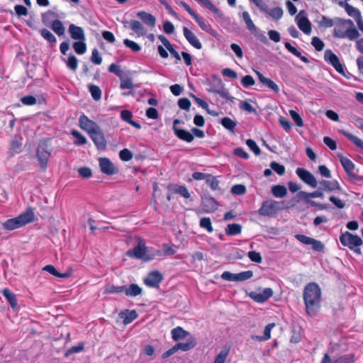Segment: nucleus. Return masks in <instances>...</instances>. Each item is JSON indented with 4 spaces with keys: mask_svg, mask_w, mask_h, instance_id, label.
I'll return each instance as SVG.
<instances>
[{
    "mask_svg": "<svg viewBox=\"0 0 363 363\" xmlns=\"http://www.w3.org/2000/svg\"><path fill=\"white\" fill-rule=\"evenodd\" d=\"M272 193L276 198H283L287 194V189L284 186L275 185L272 187Z\"/></svg>",
    "mask_w": 363,
    "mask_h": 363,
    "instance_id": "obj_40",
    "label": "nucleus"
},
{
    "mask_svg": "<svg viewBox=\"0 0 363 363\" xmlns=\"http://www.w3.org/2000/svg\"><path fill=\"white\" fill-rule=\"evenodd\" d=\"M231 192L235 195H242L246 192V187L242 184H235L232 186Z\"/></svg>",
    "mask_w": 363,
    "mask_h": 363,
    "instance_id": "obj_63",
    "label": "nucleus"
},
{
    "mask_svg": "<svg viewBox=\"0 0 363 363\" xmlns=\"http://www.w3.org/2000/svg\"><path fill=\"white\" fill-rule=\"evenodd\" d=\"M256 75L260 83L265 87H267L274 91L275 93H279L280 89L279 86L272 79L265 77L261 72L259 71H255Z\"/></svg>",
    "mask_w": 363,
    "mask_h": 363,
    "instance_id": "obj_18",
    "label": "nucleus"
},
{
    "mask_svg": "<svg viewBox=\"0 0 363 363\" xmlns=\"http://www.w3.org/2000/svg\"><path fill=\"white\" fill-rule=\"evenodd\" d=\"M295 20L298 28L305 34L309 35L311 33V23L308 19L305 11H300Z\"/></svg>",
    "mask_w": 363,
    "mask_h": 363,
    "instance_id": "obj_9",
    "label": "nucleus"
},
{
    "mask_svg": "<svg viewBox=\"0 0 363 363\" xmlns=\"http://www.w3.org/2000/svg\"><path fill=\"white\" fill-rule=\"evenodd\" d=\"M43 269L44 271H46V272L50 273L51 274H52L57 277H63V278L67 277V274H61V273L58 272L57 270L55 268V267L51 264L45 266Z\"/></svg>",
    "mask_w": 363,
    "mask_h": 363,
    "instance_id": "obj_51",
    "label": "nucleus"
},
{
    "mask_svg": "<svg viewBox=\"0 0 363 363\" xmlns=\"http://www.w3.org/2000/svg\"><path fill=\"white\" fill-rule=\"evenodd\" d=\"M253 272L251 270L242 272L236 274V281H243L252 278Z\"/></svg>",
    "mask_w": 363,
    "mask_h": 363,
    "instance_id": "obj_50",
    "label": "nucleus"
},
{
    "mask_svg": "<svg viewBox=\"0 0 363 363\" xmlns=\"http://www.w3.org/2000/svg\"><path fill=\"white\" fill-rule=\"evenodd\" d=\"M345 11L350 16L354 19L359 18L361 16L359 11L351 5L347 6Z\"/></svg>",
    "mask_w": 363,
    "mask_h": 363,
    "instance_id": "obj_53",
    "label": "nucleus"
},
{
    "mask_svg": "<svg viewBox=\"0 0 363 363\" xmlns=\"http://www.w3.org/2000/svg\"><path fill=\"white\" fill-rule=\"evenodd\" d=\"M196 345V338L193 336H191L186 342H179L175 345L177 351L181 350L182 351L186 352L192 348H194Z\"/></svg>",
    "mask_w": 363,
    "mask_h": 363,
    "instance_id": "obj_27",
    "label": "nucleus"
},
{
    "mask_svg": "<svg viewBox=\"0 0 363 363\" xmlns=\"http://www.w3.org/2000/svg\"><path fill=\"white\" fill-rule=\"evenodd\" d=\"M2 294H3L4 296L9 302L11 306L13 308H15L18 305L16 295L13 293H12L9 289H4L2 291Z\"/></svg>",
    "mask_w": 363,
    "mask_h": 363,
    "instance_id": "obj_39",
    "label": "nucleus"
},
{
    "mask_svg": "<svg viewBox=\"0 0 363 363\" xmlns=\"http://www.w3.org/2000/svg\"><path fill=\"white\" fill-rule=\"evenodd\" d=\"M340 161L348 177L354 179H357L358 177L354 172V163L350 159L345 157L343 156H340Z\"/></svg>",
    "mask_w": 363,
    "mask_h": 363,
    "instance_id": "obj_17",
    "label": "nucleus"
},
{
    "mask_svg": "<svg viewBox=\"0 0 363 363\" xmlns=\"http://www.w3.org/2000/svg\"><path fill=\"white\" fill-rule=\"evenodd\" d=\"M120 316L123 318L125 325L130 324L138 317V313L135 310L122 311L120 313Z\"/></svg>",
    "mask_w": 363,
    "mask_h": 363,
    "instance_id": "obj_30",
    "label": "nucleus"
},
{
    "mask_svg": "<svg viewBox=\"0 0 363 363\" xmlns=\"http://www.w3.org/2000/svg\"><path fill=\"white\" fill-rule=\"evenodd\" d=\"M40 34L43 38L50 43H55L57 42L55 35L48 29L43 28L40 30Z\"/></svg>",
    "mask_w": 363,
    "mask_h": 363,
    "instance_id": "obj_48",
    "label": "nucleus"
},
{
    "mask_svg": "<svg viewBox=\"0 0 363 363\" xmlns=\"http://www.w3.org/2000/svg\"><path fill=\"white\" fill-rule=\"evenodd\" d=\"M162 279V274L159 271L155 270L148 274L147 277L144 279V283L149 287L156 288L159 286Z\"/></svg>",
    "mask_w": 363,
    "mask_h": 363,
    "instance_id": "obj_13",
    "label": "nucleus"
},
{
    "mask_svg": "<svg viewBox=\"0 0 363 363\" xmlns=\"http://www.w3.org/2000/svg\"><path fill=\"white\" fill-rule=\"evenodd\" d=\"M340 133L345 136L348 140H350L354 145H355L357 147L363 150V140H362L358 137L353 135L352 134L345 131L341 130Z\"/></svg>",
    "mask_w": 363,
    "mask_h": 363,
    "instance_id": "obj_36",
    "label": "nucleus"
},
{
    "mask_svg": "<svg viewBox=\"0 0 363 363\" xmlns=\"http://www.w3.org/2000/svg\"><path fill=\"white\" fill-rule=\"evenodd\" d=\"M71 134L74 137V143L77 145H83L87 143L86 138L77 130H72Z\"/></svg>",
    "mask_w": 363,
    "mask_h": 363,
    "instance_id": "obj_43",
    "label": "nucleus"
},
{
    "mask_svg": "<svg viewBox=\"0 0 363 363\" xmlns=\"http://www.w3.org/2000/svg\"><path fill=\"white\" fill-rule=\"evenodd\" d=\"M172 338L174 341H179L189 335V333L184 330L182 327L178 326L171 330Z\"/></svg>",
    "mask_w": 363,
    "mask_h": 363,
    "instance_id": "obj_29",
    "label": "nucleus"
},
{
    "mask_svg": "<svg viewBox=\"0 0 363 363\" xmlns=\"http://www.w3.org/2000/svg\"><path fill=\"white\" fill-rule=\"evenodd\" d=\"M303 296L306 313L310 316L315 315L320 308L321 289L320 286L316 283H309L304 288Z\"/></svg>",
    "mask_w": 363,
    "mask_h": 363,
    "instance_id": "obj_1",
    "label": "nucleus"
},
{
    "mask_svg": "<svg viewBox=\"0 0 363 363\" xmlns=\"http://www.w3.org/2000/svg\"><path fill=\"white\" fill-rule=\"evenodd\" d=\"M183 33L186 40L191 44L194 48L200 50L202 48V44L197 38L196 35L186 27L183 28Z\"/></svg>",
    "mask_w": 363,
    "mask_h": 363,
    "instance_id": "obj_19",
    "label": "nucleus"
},
{
    "mask_svg": "<svg viewBox=\"0 0 363 363\" xmlns=\"http://www.w3.org/2000/svg\"><path fill=\"white\" fill-rule=\"evenodd\" d=\"M89 137L98 150H104L106 147L107 142L101 128H99L91 133Z\"/></svg>",
    "mask_w": 363,
    "mask_h": 363,
    "instance_id": "obj_11",
    "label": "nucleus"
},
{
    "mask_svg": "<svg viewBox=\"0 0 363 363\" xmlns=\"http://www.w3.org/2000/svg\"><path fill=\"white\" fill-rule=\"evenodd\" d=\"M311 45L317 51H321L324 48V43L318 37H313L311 39Z\"/></svg>",
    "mask_w": 363,
    "mask_h": 363,
    "instance_id": "obj_60",
    "label": "nucleus"
},
{
    "mask_svg": "<svg viewBox=\"0 0 363 363\" xmlns=\"http://www.w3.org/2000/svg\"><path fill=\"white\" fill-rule=\"evenodd\" d=\"M120 159L123 161L128 162L133 158V154L128 149H123L119 152Z\"/></svg>",
    "mask_w": 363,
    "mask_h": 363,
    "instance_id": "obj_59",
    "label": "nucleus"
},
{
    "mask_svg": "<svg viewBox=\"0 0 363 363\" xmlns=\"http://www.w3.org/2000/svg\"><path fill=\"white\" fill-rule=\"evenodd\" d=\"M296 173L300 179L302 180L305 184L312 188L317 187L318 182L316 178L309 171L306 170V169L298 167L296 169Z\"/></svg>",
    "mask_w": 363,
    "mask_h": 363,
    "instance_id": "obj_8",
    "label": "nucleus"
},
{
    "mask_svg": "<svg viewBox=\"0 0 363 363\" xmlns=\"http://www.w3.org/2000/svg\"><path fill=\"white\" fill-rule=\"evenodd\" d=\"M130 27L133 31L138 36H145L147 34V30L143 23L138 21L133 20L130 21Z\"/></svg>",
    "mask_w": 363,
    "mask_h": 363,
    "instance_id": "obj_26",
    "label": "nucleus"
},
{
    "mask_svg": "<svg viewBox=\"0 0 363 363\" xmlns=\"http://www.w3.org/2000/svg\"><path fill=\"white\" fill-rule=\"evenodd\" d=\"M323 189L330 192L341 191V186L337 180H322L319 182Z\"/></svg>",
    "mask_w": 363,
    "mask_h": 363,
    "instance_id": "obj_25",
    "label": "nucleus"
},
{
    "mask_svg": "<svg viewBox=\"0 0 363 363\" xmlns=\"http://www.w3.org/2000/svg\"><path fill=\"white\" fill-rule=\"evenodd\" d=\"M191 16L195 20L203 30L207 33H211L212 29L211 26L201 16L196 13L195 11L191 14Z\"/></svg>",
    "mask_w": 363,
    "mask_h": 363,
    "instance_id": "obj_32",
    "label": "nucleus"
},
{
    "mask_svg": "<svg viewBox=\"0 0 363 363\" xmlns=\"http://www.w3.org/2000/svg\"><path fill=\"white\" fill-rule=\"evenodd\" d=\"M73 48L78 55H83L86 51V45L84 40H78L73 43Z\"/></svg>",
    "mask_w": 363,
    "mask_h": 363,
    "instance_id": "obj_44",
    "label": "nucleus"
},
{
    "mask_svg": "<svg viewBox=\"0 0 363 363\" xmlns=\"http://www.w3.org/2000/svg\"><path fill=\"white\" fill-rule=\"evenodd\" d=\"M34 219V213L30 208L26 211L21 213L16 218H10L3 223V228L7 230H13L18 229L29 223Z\"/></svg>",
    "mask_w": 363,
    "mask_h": 363,
    "instance_id": "obj_3",
    "label": "nucleus"
},
{
    "mask_svg": "<svg viewBox=\"0 0 363 363\" xmlns=\"http://www.w3.org/2000/svg\"><path fill=\"white\" fill-rule=\"evenodd\" d=\"M298 195L302 200H308L309 198H323L324 196L323 193L320 190H317L311 193L301 191Z\"/></svg>",
    "mask_w": 363,
    "mask_h": 363,
    "instance_id": "obj_34",
    "label": "nucleus"
},
{
    "mask_svg": "<svg viewBox=\"0 0 363 363\" xmlns=\"http://www.w3.org/2000/svg\"><path fill=\"white\" fill-rule=\"evenodd\" d=\"M84 347V345L83 342H80L77 345L72 346L66 352L65 356L67 357L69 354L80 352L83 350Z\"/></svg>",
    "mask_w": 363,
    "mask_h": 363,
    "instance_id": "obj_62",
    "label": "nucleus"
},
{
    "mask_svg": "<svg viewBox=\"0 0 363 363\" xmlns=\"http://www.w3.org/2000/svg\"><path fill=\"white\" fill-rule=\"evenodd\" d=\"M272 169L276 172L279 175H283L285 173V167L276 162H272L269 164Z\"/></svg>",
    "mask_w": 363,
    "mask_h": 363,
    "instance_id": "obj_58",
    "label": "nucleus"
},
{
    "mask_svg": "<svg viewBox=\"0 0 363 363\" xmlns=\"http://www.w3.org/2000/svg\"><path fill=\"white\" fill-rule=\"evenodd\" d=\"M69 33L72 39L76 40H85V35L82 27L74 24H70L69 26Z\"/></svg>",
    "mask_w": 363,
    "mask_h": 363,
    "instance_id": "obj_21",
    "label": "nucleus"
},
{
    "mask_svg": "<svg viewBox=\"0 0 363 363\" xmlns=\"http://www.w3.org/2000/svg\"><path fill=\"white\" fill-rule=\"evenodd\" d=\"M262 12L267 13L272 19L278 21L282 18L284 11L281 7H275L269 9L267 5L264 0H250Z\"/></svg>",
    "mask_w": 363,
    "mask_h": 363,
    "instance_id": "obj_5",
    "label": "nucleus"
},
{
    "mask_svg": "<svg viewBox=\"0 0 363 363\" xmlns=\"http://www.w3.org/2000/svg\"><path fill=\"white\" fill-rule=\"evenodd\" d=\"M340 241L343 246L348 248H354L362 245V240L358 235H352L347 231L340 235Z\"/></svg>",
    "mask_w": 363,
    "mask_h": 363,
    "instance_id": "obj_7",
    "label": "nucleus"
},
{
    "mask_svg": "<svg viewBox=\"0 0 363 363\" xmlns=\"http://www.w3.org/2000/svg\"><path fill=\"white\" fill-rule=\"evenodd\" d=\"M136 16L143 21V23L150 28H154L155 26L156 18L151 13H147L144 11H140L137 13Z\"/></svg>",
    "mask_w": 363,
    "mask_h": 363,
    "instance_id": "obj_22",
    "label": "nucleus"
},
{
    "mask_svg": "<svg viewBox=\"0 0 363 363\" xmlns=\"http://www.w3.org/2000/svg\"><path fill=\"white\" fill-rule=\"evenodd\" d=\"M126 255L130 257L149 262L154 259L156 256H160L162 253L160 250L147 247L143 240L139 238L138 245L128 250Z\"/></svg>",
    "mask_w": 363,
    "mask_h": 363,
    "instance_id": "obj_2",
    "label": "nucleus"
},
{
    "mask_svg": "<svg viewBox=\"0 0 363 363\" xmlns=\"http://www.w3.org/2000/svg\"><path fill=\"white\" fill-rule=\"evenodd\" d=\"M289 114L297 126L302 127L303 125V120L296 111L290 110Z\"/></svg>",
    "mask_w": 363,
    "mask_h": 363,
    "instance_id": "obj_57",
    "label": "nucleus"
},
{
    "mask_svg": "<svg viewBox=\"0 0 363 363\" xmlns=\"http://www.w3.org/2000/svg\"><path fill=\"white\" fill-rule=\"evenodd\" d=\"M123 43L133 52H139L141 50V47L138 43L129 39H124Z\"/></svg>",
    "mask_w": 363,
    "mask_h": 363,
    "instance_id": "obj_56",
    "label": "nucleus"
},
{
    "mask_svg": "<svg viewBox=\"0 0 363 363\" xmlns=\"http://www.w3.org/2000/svg\"><path fill=\"white\" fill-rule=\"evenodd\" d=\"M242 18L246 25V27L247 29L252 33H256L257 31V28L255 23H253L252 20L251 19L250 15L247 11H243L242 13Z\"/></svg>",
    "mask_w": 363,
    "mask_h": 363,
    "instance_id": "obj_33",
    "label": "nucleus"
},
{
    "mask_svg": "<svg viewBox=\"0 0 363 363\" xmlns=\"http://www.w3.org/2000/svg\"><path fill=\"white\" fill-rule=\"evenodd\" d=\"M241 84L244 87L247 88L253 86L255 84V82L252 76L246 75L242 78Z\"/></svg>",
    "mask_w": 363,
    "mask_h": 363,
    "instance_id": "obj_64",
    "label": "nucleus"
},
{
    "mask_svg": "<svg viewBox=\"0 0 363 363\" xmlns=\"http://www.w3.org/2000/svg\"><path fill=\"white\" fill-rule=\"evenodd\" d=\"M143 289L136 284L123 285V293L128 297H135L142 294Z\"/></svg>",
    "mask_w": 363,
    "mask_h": 363,
    "instance_id": "obj_24",
    "label": "nucleus"
},
{
    "mask_svg": "<svg viewBox=\"0 0 363 363\" xmlns=\"http://www.w3.org/2000/svg\"><path fill=\"white\" fill-rule=\"evenodd\" d=\"M169 190L172 192L179 194L185 199L190 198V193L184 185H172L168 187Z\"/></svg>",
    "mask_w": 363,
    "mask_h": 363,
    "instance_id": "obj_31",
    "label": "nucleus"
},
{
    "mask_svg": "<svg viewBox=\"0 0 363 363\" xmlns=\"http://www.w3.org/2000/svg\"><path fill=\"white\" fill-rule=\"evenodd\" d=\"M50 152L45 147L40 145L37 150V157L42 168H45L50 157Z\"/></svg>",
    "mask_w": 363,
    "mask_h": 363,
    "instance_id": "obj_23",
    "label": "nucleus"
},
{
    "mask_svg": "<svg viewBox=\"0 0 363 363\" xmlns=\"http://www.w3.org/2000/svg\"><path fill=\"white\" fill-rule=\"evenodd\" d=\"M206 183L212 190H217L219 188V182L216 177L210 175V177L206 179Z\"/></svg>",
    "mask_w": 363,
    "mask_h": 363,
    "instance_id": "obj_61",
    "label": "nucleus"
},
{
    "mask_svg": "<svg viewBox=\"0 0 363 363\" xmlns=\"http://www.w3.org/2000/svg\"><path fill=\"white\" fill-rule=\"evenodd\" d=\"M89 90L91 93V95L92 96V98L95 100V101H99L101 97V91L100 89V88L96 86V85H94V84H90L89 86Z\"/></svg>",
    "mask_w": 363,
    "mask_h": 363,
    "instance_id": "obj_45",
    "label": "nucleus"
},
{
    "mask_svg": "<svg viewBox=\"0 0 363 363\" xmlns=\"http://www.w3.org/2000/svg\"><path fill=\"white\" fill-rule=\"evenodd\" d=\"M246 145L255 153V155L258 156L261 154V150L259 147L257 146V145L253 140H247Z\"/></svg>",
    "mask_w": 363,
    "mask_h": 363,
    "instance_id": "obj_55",
    "label": "nucleus"
},
{
    "mask_svg": "<svg viewBox=\"0 0 363 363\" xmlns=\"http://www.w3.org/2000/svg\"><path fill=\"white\" fill-rule=\"evenodd\" d=\"M228 353V349L222 350L216 356L214 363H224L226 360Z\"/></svg>",
    "mask_w": 363,
    "mask_h": 363,
    "instance_id": "obj_54",
    "label": "nucleus"
},
{
    "mask_svg": "<svg viewBox=\"0 0 363 363\" xmlns=\"http://www.w3.org/2000/svg\"><path fill=\"white\" fill-rule=\"evenodd\" d=\"M281 203L274 200H267L262 202L258 210V213L262 216L274 217L279 211L283 210Z\"/></svg>",
    "mask_w": 363,
    "mask_h": 363,
    "instance_id": "obj_4",
    "label": "nucleus"
},
{
    "mask_svg": "<svg viewBox=\"0 0 363 363\" xmlns=\"http://www.w3.org/2000/svg\"><path fill=\"white\" fill-rule=\"evenodd\" d=\"M285 48L287 49L289 52H290L294 55L296 56L297 57L300 58V60L305 62L308 63L309 60L308 58L305 56H303L300 51H298L295 47L292 46L289 43L286 42L284 44Z\"/></svg>",
    "mask_w": 363,
    "mask_h": 363,
    "instance_id": "obj_38",
    "label": "nucleus"
},
{
    "mask_svg": "<svg viewBox=\"0 0 363 363\" xmlns=\"http://www.w3.org/2000/svg\"><path fill=\"white\" fill-rule=\"evenodd\" d=\"M174 133L178 138L185 142L191 143L194 140V135L186 130L174 128Z\"/></svg>",
    "mask_w": 363,
    "mask_h": 363,
    "instance_id": "obj_28",
    "label": "nucleus"
},
{
    "mask_svg": "<svg viewBox=\"0 0 363 363\" xmlns=\"http://www.w3.org/2000/svg\"><path fill=\"white\" fill-rule=\"evenodd\" d=\"M52 30L59 36L65 34V28L60 20H55L51 24Z\"/></svg>",
    "mask_w": 363,
    "mask_h": 363,
    "instance_id": "obj_41",
    "label": "nucleus"
},
{
    "mask_svg": "<svg viewBox=\"0 0 363 363\" xmlns=\"http://www.w3.org/2000/svg\"><path fill=\"white\" fill-rule=\"evenodd\" d=\"M123 293V286L107 285L104 289V294Z\"/></svg>",
    "mask_w": 363,
    "mask_h": 363,
    "instance_id": "obj_47",
    "label": "nucleus"
},
{
    "mask_svg": "<svg viewBox=\"0 0 363 363\" xmlns=\"http://www.w3.org/2000/svg\"><path fill=\"white\" fill-rule=\"evenodd\" d=\"M242 226L240 224L231 223L228 224L225 230V233L228 235H236L241 233Z\"/></svg>",
    "mask_w": 363,
    "mask_h": 363,
    "instance_id": "obj_42",
    "label": "nucleus"
},
{
    "mask_svg": "<svg viewBox=\"0 0 363 363\" xmlns=\"http://www.w3.org/2000/svg\"><path fill=\"white\" fill-rule=\"evenodd\" d=\"M325 61L332 65L334 69L340 74L345 75L344 65L341 63L339 57L331 50H326L324 52Z\"/></svg>",
    "mask_w": 363,
    "mask_h": 363,
    "instance_id": "obj_6",
    "label": "nucleus"
},
{
    "mask_svg": "<svg viewBox=\"0 0 363 363\" xmlns=\"http://www.w3.org/2000/svg\"><path fill=\"white\" fill-rule=\"evenodd\" d=\"M207 91L208 92L218 94L221 96H225L226 94V91L224 89L221 79L218 77H213L209 88L207 89Z\"/></svg>",
    "mask_w": 363,
    "mask_h": 363,
    "instance_id": "obj_16",
    "label": "nucleus"
},
{
    "mask_svg": "<svg viewBox=\"0 0 363 363\" xmlns=\"http://www.w3.org/2000/svg\"><path fill=\"white\" fill-rule=\"evenodd\" d=\"M162 255H174L176 253V246L174 245H169L164 243L162 245Z\"/></svg>",
    "mask_w": 363,
    "mask_h": 363,
    "instance_id": "obj_46",
    "label": "nucleus"
},
{
    "mask_svg": "<svg viewBox=\"0 0 363 363\" xmlns=\"http://www.w3.org/2000/svg\"><path fill=\"white\" fill-rule=\"evenodd\" d=\"M79 125L80 128L86 131L89 135L94 130L98 129L99 125L94 121L89 119L86 116L82 114L79 118Z\"/></svg>",
    "mask_w": 363,
    "mask_h": 363,
    "instance_id": "obj_10",
    "label": "nucleus"
},
{
    "mask_svg": "<svg viewBox=\"0 0 363 363\" xmlns=\"http://www.w3.org/2000/svg\"><path fill=\"white\" fill-rule=\"evenodd\" d=\"M321 363H354V357L351 354H347L332 360L328 354H325Z\"/></svg>",
    "mask_w": 363,
    "mask_h": 363,
    "instance_id": "obj_20",
    "label": "nucleus"
},
{
    "mask_svg": "<svg viewBox=\"0 0 363 363\" xmlns=\"http://www.w3.org/2000/svg\"><path fill=\"white\" fill-rule=\"evenodd\" d=\"M200 227L206 229L208 233H212L213 228L212 227L211 221L209 218H202L199 222Z\"/></svg>",
    "mask_w": 363,
    "mask_h": 363,
    "instance_id": "obj_49",
    "label": "nucleus"
},
{
    "mask_svg": "<svg viewBox=\"0 0 363 363\" xmlns=\"http://www.w3.org/2000/svg\"><path fill=\"white\" fill-rule=\"evenodd\" d=\"M273 295V290L271 288H265L261 292H252L250 297L257 303H264Z\"/></svg>",
    "mask_w": 363,
    "mask_h": 363,
    "instance_id": "obj_15",
    "label": "nucleus"
},
{
    "mask_svg": "<svg viewBox=\"0 0 363 363\" xmlns=\"http://www.w3.org/2000/svg\"><path fill=\"white\" fill-rule=\"evenodd\" d=\"M66 65L71 70L75 71L77 68L78 60L74 55H70L66 61Z\"/></svg>",
    "mask_w": 363,
    "mask_h": 363,
    "instance_id": "obj_52",
    "label": "nucleus"
},
{
    "mask_svg": "<svg viewBox=\"0 0 363 363\" xmlns=\"http://www.w3.org/2000/svg\"><path fill=\"white\" fill-rule=\"evenodd\" d=\"M342 26H347L345 32V38H346L350 40H354L359 37V33L354 27L352 20H342Z\"/></svg>",
    "mask_w": 363,
    "mask_h": 363,
    "instance_id": "obj_14",
    "label": "nucleus"
},
{
    "mask_svg": "<svg viewBox=\"0 0 363 363\" xmlns=\"http://www.w3.org/2000/svg\"><path fill=\"white\" fill-rule=\"evenodd\" d=\"M99 163L101 171L107 175H113L118 172V168L114 164L106 157H101L99 159Z\"/></svg>",
    "mask_w": 363,
    "mask_h": 363,
    "instance_id": "obj_12",
    "label": "nucleus"
},
{
    "mask_svg": "<svg viewBox=\"0 0 363 363\" xmlns=\"http://www.w3.org/2000/svg\"><path fill=\"white\" fill-rule=\"evenodd\" d=\"M220 123L230 132L235 133V128L237 125L235 121H233L229 117H224L220 119Z\"/></svg>",
    "mask_w": 363,
    "mask_h": 363,
    "instance_id": "obj_37",
    "label": "nucleus"
},
{
    "mask_svg": "<svg viewBox=\"0 0 363 363\" xmlns=\"http://www.w3.org/2000/svg\"><path fill=\"white\" fill-rule=\"evenodd\" d=\"M275 326L274 323L268 324L264 330V335L263 336H252L253 340H257L259 341H266L270 339L271 337V331L272 328Z\"/></svg>",
    "mask_w": 363,
    "mask_h": 363,
    "instance_id": "obj_35",
    "label": "nucleus"
}]
</instances>
